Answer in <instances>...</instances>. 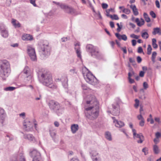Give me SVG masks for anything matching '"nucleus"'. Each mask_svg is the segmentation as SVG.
Listing matches in <instances>:
<instances>
[{"instance_id":"nucleus-1","label":"nucleus","mask_w":161,"mask_h":161,"mask_svg":"<svg viewBox=\"0 0 161 161\" xmlns=\"http://www.w3.org/2000/svg\"><path fill=\"white\" fill-rule=\"evenodd\" d=\"M91 100L87 101L86 103L90 104L89 107L86 108L85 114L87 118L91 120L96 119L99 114V105L98 101L95 97L92 96Z\"/></svg>"},{"instance_id":"nucleus-2","label":"nucleus","mask_w":161,"mask_h":161,"mask_svg":"<svg viewBox=\"0 0 161 161\" xmlns=\"http://www.w3.org/2000/svg\"><path fill=\"white\" fill-rule=\"evenodd\" d=\"M10 65L6 60H0V75L3 80H5L10 73Z\"/></svg>"},{"instance_id":"nucleus-3","label":"nucleus","mask_w":161,"mask_h":161,"mask_svg":"<svg viewBox=\"0 0 161 161\" xmlns=\"http://www.w3.org/2000/svg\"><path fill=\"white\" fill-rule=\"evenodd\" d=\"M43 84L46 86L53 89H55L56 86L53 83L51 75L49 72H44L41 75Z\"/></svg>"},{"instance_id":"nucleus-4","label":"nucleus","mask_w":161,"mask_h":161,"mask_svg":"<svg viewBox=\"0 0 161 161\" xmlns=\"http://www.w3.org/2000/svg\"><path fill=\"white\" fill-rule=\"evenodd\" d=\"M82 73L87 82L94 85L97 84V80L96 78L86 68L82 69Z\"/></svg>"},{"instance_id":"nucleus-5","label":"nucleus","mask_w":161,"mask_h":161,"mask_svg":"<svg viewBox=\"0 0 161 161\" xmlns=\"http://www.w3.org/2000/svg\"><path fill=\"white\" fill-rule=\"evenodd\" d=\"M50 50L51 47L49 46L48 43H47L43 44L40 47L39 52L41 56L44 58L50 55Z\"/></svg>"},{"instance_id":"nucleus-6","label":"nucleus","mask_w":161,"mask_h":161,"mask_svg":"<svg viewBox=\"0 0 161 161\" xmlns=\"http://www.w3.org/2000/svg\"><path fill=\"white\" fill-rule=\"evenodd\" d=\"M86 50L91 53L92 56L98 57L100 55V53L97 47L92 44H87L86 46Z\"/></svg>"},{"instance_id":"nucleus-7","label":"nucleus","mask_w":161,"mask_h":161,"mask_svg":"<svg viewBox=\"0 0 161 161\" xmlns=\"http://www.w3.org/2000/svg\"><path fill=\"white\" fill-rule=\"evenodd\" d=\"M50 108L54 111L57 112L58 111L63 110V108H62L59 103L54 101H50L48 103Z\"/></svg>"},{"instance_id":"nucleus-8","label":"nucleus","mask_w":161,"mask_h":161,"mask_svg":"<svg viewBox=\"0 0 161 161\" xmlns=\"http://www.w3.org/2000/svg\"><path fill=\"white\" fill-rule=\"evenodd\" d=\"M59 5L60 7L63 9L66 13L74 15H76L77 14L75 10L72 7H69L64 4H60Z\"/></svg>"},{"instance_id":"nucleus-9","label":"nucleus","mask_w":161,"mask_h":161,"mask_svg":"<svg viewBox=\"0 0 161 161\" xmlns=\"http://www.w3.org/2000/svg\"><path fill=\"white\" fill-rule=\"evenodd\" d=\"M31 157L33 158L32 161H43L41 154L36 150H33L30 153Z\"/></svg>"},{"instance_id":"nucleus-10","label":"nucleus","mask_w":161,"mask_h":161,"mask_svg":"<svg viewBox=\"0 0 161 161\" xmlns=\"http://www.w3.org/2000/svg\"><path fill=\"white\" fill-rule=\"evenodd\" d=\"M27 53L31 59L32 61H36V56L34 48L31 46L27 47Z\"/></svg>"},{"instance_id":"nucleus-11","label":"nucleus","mask_w":161,"mask_h":161,"mask_svg":"<svg viewBox=\"0 0 161 161\" xmlns=\"http://www.w3.org/2000/svg\"><path fill=\"white\" fill-rule=\"evenodd\" d=\"M24 129L26 131H32L33 129V125L32 122L29 120L25 121L23 123Z\"/></svg>"},{"instance_id":"nucleus-12","label":"nucleus","mask_w":161,"mask_h":161,"mask_svg":"<svg viewBox=\"0 0 161 161\" xmlns=\"http://www.w3.org/2000/svg\"><path fill=\"white\" fill-rule=\"evenodd\" d=\"M113 110L112 114L115 116L119 115L120 113L119 106L117 103L113 104L112 105Z\"/></svg>"},{"instance_id":"nucleus-13","label":"nucleus","mask_w":161,"mask_h":161,"mask_svg":"<svg viewBox=\"0 0 161 161\" xmlns=\"http://www.w3.org/2000/svg\"><path fill=\"white\" fill-rule=\"evenodd\" d=\"M26 161L23 154L19 153L17 156H14L11 159L10 161Z\"/></svg>"},{"instance_id":"nucleus-14","label":"nucleus","mask_w":161,"mask_h":161,"mask_svg":"<svg viewBox=\"0 0 161 161\" xmlns=\"http://www.w3.org/2000/svg\"><path fill=\"white\" fill-rule=\"evenodd\" d=\"M114 12V9L112 8H110L109 9H108L106 10V16L107 17H110L112 19L114 20H118L119 18L117 15L116 14H114L113 15L109 14V12Z\"/></svg>"},{"instance_id":"nucleus-15","label":"nucleus","mask_w":161,"mask_h":161,"mask_svg":"<svg viewBox=\"0 0 161 161\" xmlns=\"http://www.w3.org/2000/svg\"><path fill=\"white\" fill-rule=\"evenodd\" d=\"M6 114L4 110L0 108V124L3 125L4 121Z\"/></svg>"},{"instance_id":"nucleus-16","label":"nucleus","mask_w":161,"mask_h":161,"mask_svg":"<svg viewBox=\"0 0 161 161\" xmlns=\"http://www.w3.org/2000/svg\"><path fill=\"white\" fill-rule=\"evenodd\" d=\"M133 138L135 139L137 138L139 139L137 141V142L139 143H141L144 140V136L142 133L137 134L133 136Z\"/></svg>"},{"instance_id":"nucleus-17","label":"nucleus","mask_w":161,"mask_h":161,"mask_svg":"<svg viewBox=\"0 0 161 161\" xmlns=\"http://www.w3.org/2000/svg\"><path fill=\"white\" fill-rule=\"evenodd\" d=\"M62 82V85L65 88H67L68 87V79L67 76L66 75L63 76L61 79Z\"/></svg>"},{"instance_id":"nucleus-18","label":"nucleus","mask_w":161,"mask_h":161,"mask_svg":"<svg viewBox=\"0 0 161 161\" xmlns=\"http://www.w3.org/2000/svg\"><path fill=\"white\" fill-rule=\"evenodd\" d=\"M112 118L114 120V123L115 124V125L116 127L120 128L124 126L125 124L123 122L121 121H118L115 119L114 117H112Z\"/></svg>"},{"instance_id":"nucleus-19","label":"nucleus","mask_w":161,"mask_h":161,"mask_svg":"<svg viewBox=\"0 0 161 161\" xmlns=\"http://www.w3.org/2000/svg\"><path fill=\"white\" fill-rule=\"evenodd\" d=\"M0 31H1V35L4 38L8 37V32L4 27L0 26Z\"/></svg>"},{"instance_id":"nucleus-20","label":"nucleus","mask_w":161,"mask_h":161,"mask_svg":"<svg viewBox=\"0 0 161 161\" xmlns=\"http://www.w3.org/2000/svg\"><path fill=\"white\" fill-rule=\"evenodd\" d=\"M75 49L76 51V53L78 58H81V52L80 50V44L79 43H76L75 44Z\"/></svg>"},{"instance_id":"nucleus-21","label":"nucleus","mask_w":161,"mask_h":161,"mask_svg":"<svg viewBox=\"0 0 161 161\" xmlns=\"http://www.w3.org/2000/svg\"><path fill=\"white\" fill-rule=\"evenodd\" d=\"M24 138L26 139H27L30 141H35L34 137L31 134H25L24 135Z\"/></svg>"},{"instance_id":"nucleus-22","label":"nucleus","mask_w":161,"mask_h":161,"mask_svg":"<svg viewBox=\"0 0 161 161\" xmlns=\"http://www.w3.org/2000/svg\"><path fill=\"white\" fill-rule=\"evenodd\" d=\"M130 8L132 9L135 15L136 16L139 13L135 5L131 4L130 6Z\"/></svg>"},{"instance_id":"nucleus-23","label":"nucleus","mask_w":161,"mask_h":161,"mask_svg":"<svg viewBox=\"0 0 161 161\" xmlns=\"http://www.w3.org/2000/svg\"><path fill=\"white\" fill-rule=\"evenodd\" d=\"M22 39L25 41L31 40H32L33 37L32 36L29 34H26L22 36Z\"/></svg>"},{"instance_id":"nucleus-24","label":"nucleus","mask_w":161,"mask_h":161,"mask_svg":"<svg viewBox=\"0 0 161 161\" xmlns=\"http://www.w3.org/2000/svg\"><path fill=\"white\" fill-rule=\"evenodd\" d=\"M135 22L139 26H141L144 24V21L142 18L141 19V21H140L139 19L138 18H137L135 19Z\"/></svg>"},{"instance_id":"nucleus-25","label":"nucleus","mask_w":161,"mask_h":161,"mask_svg":"<svg viewBox=\"0 0 161 161\" xmlns=\"http://www.w3.org/2000/svg\"><path fill=\"white\" fill-rule=\"evenodd\" d=\"M12 23L15 28L20 27L21 26V25L19 22L14 19H12Z\"/></svg>"},{"instance_id":"nucleus-26","label":"nucleus","mask_w":161,"mask_h":161,"mask_svg":"<svg viewBox=\"0 0 161 161\" xmlns=\"http://www.w3.org/2000/svg\"><path fill=\"white\" fill-rule=\"evenodd\" d=\"M152 34L153 35L158 34L159 35H161V30L160 28L158 27L154 28L153 29Z\"/></svg>"},{"instance_id":"nucleus-27","label":"nucleus","mask_w":161,"mask_h":161,"mask_svg":"<svg viewBox=\"0 0 161 161\" xmlns=\"http://www.w3.org/2000/svg\"><path fill=\"white\" fill-rule=\"evenodd\" d=\"M78 129V125L76 124H73L71 126V130L73 133H75Z\"/></svg>"},{"instance_id":"nucleus-28","label":"nucleus","mask_w":161,"mask_h":161,"mask_svg":"<svg viewBox=\"0 0 161 161\" xmlns=\"http://www.w3.org/2000/svg\"><path fill=\"white\" fill-rule=\"evenodd\" d=\"M91 157L92 158H93L97 157V156L98 155V153L95 150H92L90 153Z\"/></svg>"},{"instance_id":"nucleus-29","label":"nucleus","mask_w":161,"mask_h":161,"mask_svg":"<svg viewBox=\"0 0 161 161\" xmlns=\"http://www.w3.org/2000/svg\"><path fill=\"white\" fill-rule=\"evenodd\" d=\"M23 73L26 74V75L31 74L30 69L28 66L25 67L23 71Z\"/></svg>"},{"instance_id":"nucleus-30","label":"nucleus","mask_w":161,"mask_h":161,"mask_svg":"<svg viewBox=\"0 0 161 161\" xmlns=\"http://www.w3.org/2000/svg\"><path fill=\"white\" fill-rule=\"evenodd\" d=\"M152 45L153 47L155 49L157 48L158 47V45L156 44V40L155 38H153L152 39Z\"/></svg>"},{"instance_id":"nucleus-31","label":"nucleus","mask_w":161,"mask_h":161,"mask_svg":"<svg viewBox=\"0 0 161 161\" xmlns=\"http://www.w3.org/2000/svg\"><path fill=\"white\" fill-rule=\"evenodd\" d=\"M143 16L145 20L147 22H149L151 21L150 18L149 17L148 15L146 13H144L143 14Z\"/></svg>"},{"instance_id":"nucleus-32","label":"nucleus","mask_w":161,"mask_h":161,"mask_svg":"<svg viewBox=\"0 0 161 161\" xmlns=\"http://www.w3.org/2000/svg\"><path fill=\"white\" fill-rule=\"evenodd\" d=\"M105 137L109 141L112 140V138L111 134L108 132H107L105 133Z\"/></svg>"},{"instance_id":"nucleus-33","label":"nucleus","mask_w":161,"mask_h":161,"mask_svg":"<svg viewBox=\"0 0 161 161\" xmlns=\"http://www.w3.org/2000/svg\"><path fill=\"white\" fill-rule=\"evenodd\" d=\"M142 37L144 39H147L149 37V35L147 32H145L142 33Z\"/></svg>"},{"instance_id":"nucleus-34","label":"nucleus","mask_w":161,"mask_h":161,"mask_svg":"<svg viewBox=\"0 0 161 161\" xmlns=\"http://www.w3.org/2000/svg\"><path fill=\"white\" fill-rule=\"evenodd\" d=\"M153 149L154 153L155 154H158L159 153V149L158 146L156 145H154L153 146Z\"/></svg>"},{"instance_id":"nucleus-35","label":"nucleus","mask_w":161,"mask_h":161,"mask_svg":"<svg viewBox=\"0 0 161 161\" xmlns=\"http://www.w3.org/2000/svg\"><path fill=\"white\" fill-rule=\"evenodd\" d=\"M16 89L15 87H12V86H9L7 87H6L4 88V90L6 91H12Z\"/></svg>"},{"instance_id":"nucleus-36","label":"nucleus","mask_w":161,"mask_h":161,"mask_svg":"<svg viewBox=\"0 0 161 161\" xmlns=\"http://www.w3.org/2000/svg\"><path fill=\"white\" fill-rule=\"evenodd\" d=\"M152 48L150 45H148L147 48V54L150 55L151 53Z\"/></svg>"},{"instance_id":"nucleus-37","label":"nucleus","mask_w":161,"mask_h":161,"mask_svg":"<svg viewBox=\"0 0 161 161\" xmlns=\"http://www.w3.org/2000/svg\"><path fill=\"white\" fill-rule=\"evenodd\" d=\"M122 12L123 13L127 14H130L131 12L130 10L127 8H124L122 10Z\"/></svg>"},{"instance_id":"nucleus-38","label":"nucleus","mask_w":161,"mask_h":161,"mask_svg":"<svg viewBox=\"0 0 161 161\" xmlns=\"http://www.w3.org/2000/svg\"><path fill=\"white\" fill-rule=\"evenodd\" d=\"M157 55V53L156 52H153V53L152 56V60L153 62H155V59Z\"/></svg>"},{"instance_id":"nucleus-39","label":"nucleus","mask_w":161,"mask_h":161,"mask_svg":"<svg viewBox=\"0 0 161 161\" xmlns=\"http://www.w3.org/2000/svg\"><path fill=\"white\" fill-rule=\"evenodd\" d=\"M135 104L134 105V107L136 108H137L139 105V101L138 99H136L135 100Z\"/></svg>"},{"instance_id":"nucleus-40","label":"nucleus","mask_w":161,"mask_h":161,"mask_svg":"<svg viewBox=\"0 0 161 161\" xmlns=\"http://www.w3.org/2000/svg\"><path fill=\"white\" fill-rule=\"evenodd\" d=\"M131 75L130 73H128V79L129 80V81L130 83H133L134 82V81L133 79H132L131 78Z\"/></svg>"},{"instance_id":"nucleus-41","label":"nucleus","mask_w":161,"mask_h":161,"mask_svg":"<svg viewBox=\"0 0 161 161\" xmlns=\"http://www.w3.org/2000/svg\"><path fill=\"white\" fill-rule=\"evenodd\" d=\"M6 139L9 141H11L13 139V137L12 136L7 135L6 136Z\"/></svg>"},{"instance_id":"nucleus-42","label":"nucleus","mask_w":161,"mask_h":161,"mask_svg":"<svg viewBox=\"0 0 161 161\" xmlns=\"http://www.w3.org/2000/svg\"><path fill=\"white\" fill-rule=\"evenodd\" d=\"M130 36L131 38H135L136 39H138L139 37V36L137 35H135L134 34H132L130 35Z\"/></svg>"},{"instance_id":"nucleus-43","label":"nucleus","mask_w":161,"mask_h":161,"mask_svg":"<svg viewBox=\"0 0 161 161\" xmlns=\"http://www.w3.org/2000/svg\"><path fill=\"white\" fill-rule=\"evenodd\" d=\"M27 75V76L25 78V80H27V81H29V80H30L31 79L32 76H31V74L28 75Z\"/></svg>"},{"instance_id":"nucleus-44","label":"nucleus","mask_w":161,"mask_h":161,"mask_svg":"<svg viewBox=\"0 0 161 161\" xmlns=\"http://www.w3.org/2000/svg\"><path fill=\"white\" fill-rule=\"evenodd\" d=\"M31 3L32 4L34 7H37V5L35 3L36 0H29Z\"/></svg>"},{"instance_id":"nucleus-45","label":"nucleus","mask_w":161,"mask_h":161,"mask_svg":"<svg viewBox=\"0 0 161 161\" xmlns=\"http://www.w3.org/2000/svg\"><path fill=\"white\" fill-rule=\"evenodd\" d=\"M115 35L116 36V37L118 38V39H119V40H120L122 39V35H120L119 33H116L115 34Z\"/></svg>"},{"instance_id":"nucleus-46","label":"nucleus","mask_w":161,"mask_h":161,"mask_svg":"<svg viewBox=\"0 0 161 161\" xmlns=\"http://www.w3.org/2000/svg\"><path fill=\"white\" fill-rule=\"evenodd\" d=\"M93 161H101V159L99 157H98L96 158H92Z\"/></svg>"},{"instance_id":"nucleus-47","label":"nucleus","mask_w":161,"mask_h":161,"mask_svg":"<svg viewBox=\"0 0 161 161\" xmlns=\"http://www.w3.org/2000/svg\"><path fill=\"white\" fill-rule=\"evenodd\" d=\"M150 15L153 18H155L156 17V15L155 13L153 11H151L150 13Z\"/></svg>"},{"instance_id":"nucleus-48","label":"nucleus","mask_w":161,"mask_h":161,"mask_svg":"<svg viewBox=\"0 0 161 161\" xmlns=\"http://www.w3.org/2000/svg\"><path fill=\"white\" fill-rule=\"evenodd\" d=\"M143 86L145 89H146L148 87L147 83L146 82H144L143 84Z\"/></svg>"},{"instance_id":"nucleus-49","label":"nucleus","mask_w":161,"mask_h":161,"mask_svg":"<svg viewBox=\"0 0 161 161\" xmlns=\"http://www.w3.org/2000/svg\"><path fill=\"white\" fill-rule=\"evenodd\" d=\"M137 52L139 53H143V49L141 47H138Z\"/></svg>"},{"instance_id":"nucleus-50","label":"nucleus","mask_w":161,"mask_h":161,"mask_svg":"<svg viewBox=\"0 0 161 161\" xmlns=\"http://www.w3.org/2000/svg\"><path fill=\"white\" fill-rule=\"evenodd\" d=\"M121 38L122 40L125 41L127 40V37L125 35L123 34L122 35Z\"/></svg>"},{"instance_id":"nucleus-51","label":"nucleus","mask_w":161,"mask_h":161,"mask_svg":"<svg viewBox=\"0 0 161 161\" xmlns=\"http://www.w3.org/2000/svg\"><path fill=\"white\" fill-rule=\"evenodd\" d=\"M144 119H142L139 123V125L141 126H143L144 125Z\"/></svg>"},{"instance_id":"nucleus-52","label":"nucleus","mask_w":161,"mask_h":161,"mask_svg":"<svg viewBox=\"0 0 161 161\" xmlns=\"http://www.w3.org/2000/svg\"><path fill=\"white\" fill-rule=\"evenodd\" d=\"M121 49L123 51L124 53L126 54L127 53V50L126 47H121Z\"/></svg>"},{"instance_id":"nucleus-53","label":"nucleus","mask_w":161,"mask_h":161,"mask_svg":"<svg viewBox=\"0 0 161 161\" xmlns=\"http://www.w3.org/2000/svg\"><path fill=\"white\" fill-rule=\"evenodd\" d=\"M102 8L103 9H106L108 7V5L107 4L103 3L102 4Z\"/></svg>"},{"instance_id":"nucleus-54","label":"nucleus","mask_w":161,"mask_h":161,"mask_svg":"<svg viewBox=\"0 0 161 161\" xmlns=\"http://www.w3.org/2000/svg\"><path fill=\"white\" fill-rule=\"evenodd\" d=\"M161 134L159 132H157L155 134L156 138H159L161 136Z\"/></svg>"},{"instance_id":"nucleus-55","label":"nucleus","mask_w":161,"mask_h":161,"mask_svg":"<svg viewBox=\"0 0 161 161\" xmlns=\"http://www.w3.org/2000/svg\"><path fill=\"white\" fill-rule=\"evenodd\" d=\"M19 115L20 117H22L23 119H25V113L24 112L19 114Z\"/></svg>"},{"instance_id":"nucleus-56","label":"nucleus","mask_w":161,"mask_h":161,"mask_svg":"<svg viewBox=\"0 0 161 161\" xmlns=\"http://www.w3.org/2000/svg\"><path fill=\"white\" fill-rule=\"evenodd\" d=\"M155 4H156V7L158 8H159L160 7V6L159 2L158 0H157L156 1Z\"/></svg>"},{"instance_id":"nucleus-57","label":"nucleus","mask_w":161,"mask_h":161,"mask_svg":"<svg viewBox=\"0 0 161 161\" xmlns=\"http://www.w3.org/2000/svg\"><path fill=\"white\" fill-rule=\"evenodd\" d=\"M11 3V0H6V3L7 6H9Z\"/></svg>"},{"instance_id":"nucleus-58","label":"nucleus","mask_w":161,"mask_h":161,"mask_svg":"<svg viewBox=\"0 0 161 161\" xmlns=\"http://www.w3.org/2000/svg\"><path fill=\"white\" fill-rule=\"evenodd\" d=\"M137 62L138 63H140L141 62V61H142V58H141V57H140L138 56L137 57Z\"/></svg>"},{"instance_id":"nucleus-59","label":"nucleus","mask_w":161,"mask_h":161,"mask_svg":"<svg viewBox=\"0 0 161 161\" xmlns=\"http://www.w3.org/2000/svg\"><path fill=\"white\" fill-rule=\"evenodd\" d=\"M117 25L118 26V28L117 29V30L118 32H119L120 31L121 27H120L118 23L117 24Z\"/></svg>"},{"instance_id":"nucleus-60","label":"nucleus","mask_w":161,"mask_h":161,"mask_svg":"<svg viewBox=\"0 0 161 161\" xmlns=\"http://www.w3.org/2000/svg\"><path fill=\"white\" fill-rule=\"evenodd\" d=\"M50 134L52 137H54L56 135V133L54 132L53 131L50 132Z\"/></svg>"},{"instance_id":"nucleus-61","label":"nucleus","mask_w":161,"mask_h":161,"mask_svg":"<svg viewBox=\"0 0 161 161\" xmlns=\"http://www.w3.org/2000/svg\"><path fill=\"white\" fill-rule=\"evenodd\" d=\"M145 72L143 71H141L139 73V76L142 77L144 76Z\"/></svg>"},{"instance_id":"nucleus-62","label":"nucleus","mask_w":161,"mask_h":161,"mask_svg":"<svg viewBox=\"0 0 161 161\" xmlns=\"http://www.w3.org/2000/svg\"><path fill=\"white\" fill-rule=\"evenodd\" d=\"M132 46H135L136 44V42L135 40H132Z\"/></svg>"},{"instance_id":"nucleus-63","label":"nucleus","mask_w":161,"mask_h":161,"mask_svg":"<svg viewBox=\"0 0 161 161\" xmlns=\"http://www.w3.org/2000/svg\"><path fill=\"white\" fill-rule=\"evenodd\" d=\"M110 25L112 28H113L114 27V22L112 21H110L109 23Z\"/></svg>"},{"instance_id":"nucleus-64","label":"nucleus","mask_w":161,"mask_h":161,"mask_svg":"<svg viewBox=\"0 0 161 161\" xmlns=\"http://www.w3.org/2000/svg\"><path fill=\"white\" fill-rule=\"evenodd\" d=\"M147 161H154L152 157H150L148 158Z\"/></svg>"}]
</instances>
